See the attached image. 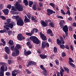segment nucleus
Masks as SVG:
<instances>
[{
    "label": "nucleus",
    "instance_id": "obj_1",
    "mask_svg": "<svg viewBox=\"0 0 76 76\" xmlns=\"http://www.w3.org/2000/svg\"><path fill=\"white\" fill-rule=\"evenodd\" d=\"M7 64L5 63L0 62V66H1L0 72V76H4V72L7 70Z\"/></svg>",
    "mask_w": 76,
    "mask_h": 76
},
{
    "label": "nucleus",
    "instance_id": "obj_2",
    "mask_svg": "<svg viewBox=\"0 0 76 76\" xmlns=\"http://www.w3.org/2000/svg\"><path fill=\"white\" fill-rule=\"evenodd\" d=\"M12 18L13 19H16L18 25H19V26L23 25V24H24L23 21L22 20V18L19 17V15L14 16L12 17Z\"/></svg>",
    "mask_w": 76,
    "mask_h": 76
},
{
    "label": "nucleus",
    "instance_id": "obj_3",
    "mask_svg": "<svg viewBox=\"0 0 76 76\" xmlns=\"http://www.w3.org/2000/svg\"><path fill=\"white\" fill-rule=\"evenodd\" d=\"M16 25V23L14 22H12L11 23L8 24L4 26L3 27L5 29L7 30V31L9 30V28H13V26H15Z\"/></svg>",
    "mask_w": 76,
    "mask_h": 76
},
{
    "label": "nucleus",
    "instance_id": "obj_4",
    "mask_svg": "<svg viewBox=\"0 0 76 76\" xmlns=\"http://www.w3.org/2000/svg\"><path fill=\"white\" fill-rule=\"evenodd\" d=\"M29 39L31 41H32L35 44H39V40L36 36H31L29 38Z\"/></svg>",
    "mask_w": 76,
    "mask_h": 76
},
{
    "label": "nucleus",
    "instance_id": "obj_5",
    "mask_svg": "<svg viewBox=\"0 0 76 76\" xmlns=\"http://www.w3.org/2000/svg\"><path fill=\"white\" fill-rule=\"evenodd\" d=\"M15 8L19 12L23 11V6L22 5L19 4L18 2H17L15 4Z\"/></svg>",
    "mask_w": 76,
    "mask_h": 76
},
{
    "label": "nucleus",
    "instance_id": "obj_6",
    "mask_svg": "<svg viewBox=\"0 0 76 76\" xmlns=\"http://www.w3.org/2000/svg\"><path fill=\"white\" fill-rule=\"evenodd\" d=\"M63 30L66 34V37H68V27L67 25H65L63 28Z\"/></svg>",
    "mask_w": 76,
    "mask_h": 76
},
{
    "label": "nucleus",
    "instance_id": "obj_7",
    "mask_svg": "<svg viewBox=\"0 0 76 76\" xmlns=\"http://www.w3.org/2000/svg\"><path fill=\"white\" fill-rule=\"evenodd\" d=\"M19 54V51L18 50H17L16 48L14 49V53H12V56L13 57H16Z\"/></svg>",
    "mask_w": 76,
    "mask_h": 76
},
{
    "label": "nucleus",
    "instance_id": "obj_8",
    "mask_svg": "<svg viewBox=\"0 0 76 76\" xmlns=\"http://www.w3.org/2000/svg\"><path fill=\"white\" fill-rule=\"evenodd\" d=\"M46 46L48 47H49V44L48 43H47V42L46 41L43 42L42 44V48H44Z\"/></svg>",
    "mask_w": 76,
    "mask_h": 76
},
{
    "label": "nucleus",
    "instance_id": "obj_9",
    "mask_svg": "<svg viewBox=\"0 0 76 76\" xmlns=\"http://www.w3.org/2000/svg\"><path fill=\"white\" fill-rule=\"evenodd\" d=\"M47 14L48 16H50V15L53 14V13H56V12H55V11H53V10L50 9H47Z\"/></svg>",
    "mask_w": 76,
    "mask_h": 76
},
{
    "label": "nucleus",
    "instance_id": "obj_10",
    "mask_svg": "<svg viewBox=\"0 0 76 76\" xmlns=\"http://www.w3.org/2000/svg\"><path fill=\"white\" fill-rule=\"evenodd\" d=\"M8 43L9 44L11 45L10 48L11 50H12V51H13V50L14 49V48L15 47V46H14V45H13V41L10 40L9 41V42H8Z\"/></svg>",
    "mask_w": 76,
    "mask_h": 76
},
{
    "label": "nucleus",
    "instance_id": "obj_11",
    "mask_svg": "<svg viewBox=\"0 0 76 76\" xmlns=\"http://www.w3.org/2000/svg\"><path fill=\"white\" fill-rule=\"evenodd\" d=\"M25 37H23L22 34H19L18 35L17 39L20 41H22V39H25Z\"/></svg>",
    "mask_w": 76,
    "mask_h": 76
},
{
    "label": "nucleus",
    "instance_id": "obj_12",
    "mask_svg": "<svg viewBox=\"0 0 76 76\" xmlns=\"http://www.w3.org/2000/svg\"><path fill=\"white\" fill-rule=\"evenodd\" d=\"M40 35V37L43 41H46L47 40V37L45 36V35L42 34L41 32L39 33Z\"/></svg>",
    "mask_w": 76,
    "mask_h": 76
},
{
    "label": "nucleus",
    "instance_id": "obj_13",
    "mask_svg": "<svg viewBox=\"0 0 76 76\" xmlns=\"http://www.w3.org/2000/svg\"><path fill=\"white\" fill-rule=\"evenodd\" d=\"M24 54L25 55V56H28V55H29L31 54V52L29 50L27 52L26 50H25L24 51Z\"/></svg>",
    "mask_w": 76,
    "mask_h": 76
},
{
    "label": "nucleus",
    "instance_id": "obj_14",
    "mask_svg": "<svg viewBox=\"0 0 76 76\" xmlns=\"http://www.w3.org/2000/svg\"><path fill=\"white\" fill-rule=\"evenodd\" d=\"M37 64L36 62H33L32 61H29L28 62V65H26L27 67H29V66H31V64H33V65H35Z\"/></svg>",
    "mask_w": 76,
    "mask_h": 76
},
{
    "label": "nucleus",
    "instance_id": "obj_15",
    "mask_svg": "<svg viewBox=\"0 0 76 76\" xmlns=\"http://www.w3.org/2000/svg\"><path fill=\"white\" fill-rule=\"evenodd\" d=\"M24 20L25 23H27V22H30V20L29 19L28 17L26 15L24 16Z\"/></svg>",
    "mask_w": 76,
    "mask_h": 76
},
{
    "label": "nucleus",
    "instance_id": "obj_16",
    "mask_svg": "<svg viewBox=\"0 0 76 76\" xmlns=\"http://www.w3.org/2000/svg\"><path fill=\"white\" fill-rule=\"evenodd\" d=\"M64 23H65V22L63 20H62L59 22V25L61 28H62L64 26L63 24Z\"/></svg>",
    "mask_w": 76,
    "mask_h": 76
},
{
    "label": "nucleus",
    "instance_id": "obj_17",
    "mask_svg": "<svg viewBox=\"0 0 76 76\" xmlns=\"http://www.w3.org/2000/svg\"><path fill=\"white\" fill-rule=\"evenodd\" d=\"M4 14L6 15H7L9 12V11L8 9H5L2 10Z\"/></svg>",
    "mask_w": 76,
    "mask_h": 76
},
{
    "label": "nucleus",
    "instance_id": "obj_18",
    "mask_svg": "<svg viewBox=\"0 0 76 76\" xmlns=\"http://www.w3.org/2000/svg\"><path fill=\"white\" fill-rule=\"evenodd\" d=\"M5 51L7 54H9L10 53V49L8 48V47H6L4 48Z\"/></svg>",
    "mask_w": 76,
    "mask_h": 76
},
{
    "label": "nucleus",
    "instance_id": "obj_19",
    "mask_svg": "<svg viewBox=\"0 0 76 76\" xmlns=\"http://www.w3.org/2000/svg\"><path fill=\"white\" fill-rule=\"evenodd\" d=\"M47 34H50V36H53V32H52V31L50 29H49L48 30L47 32Z\"/></svg>",
    "mask_w": 76,
    "mask_h": 76
},
{
    "label": "nucleus",
    "instance_id": "obj_20",
    "mask_svg": "<svg viewBox=\"0 0 76 76\" xmlns=\"http://www.w3.org/2000/svg\"><path fill=\"white\" fill-rule=\"evenodd\" d=\"M39 56L41 58H42V59H44L47 56V55H45L43 54H40L39 55Z\"/></svg>",
    "mask_w": 76,
    "mask_h": 76
},
{
    "label": "nucleus",
    "instance_id": "obj_21",
    "mask_svg": "<svg viewBox=\"0 0 76 76\" xmlns=\"http://www.w3.org/2000/svg\"><path fill=\"white\" fill-rule=\"evenodd\" d=\"M41 24H42L43 26H47L48 25L47 23H46L45 22L43 21V20L41 21Z\"/></svg>",
    "mask_w": 76,
    "mask_h": 76
},
{
    "label": "nucleus",
    "instance_id": "obj_22",
    "mask_svg": "<svg viewBox=\"0 0 76 76\" xmlns=\"http://www.w3.org/2000/svg\"><path fill=\"white\" fill-rule=\"evenodd\" d=\"M20 48H21V46L19 44H17L16 45V46L15 48H16L17 50H18V49H19Z\"/></svg>",
    "mask_w": 76,
    "mask_h": 76
},
{
    "label": "nucleus",
    "instance_id": "obj_23",
    "mask_svg": "<svg viewBox=\"0 0 76 76\" xmlns=\"http://www.w3.org/2000/svg\"><path fill=\"white\" fill-rule=\"evenodd\" d=\"M40 68L41 69H42L44 71H45V72H46V69H45V68L44 67V65H41L40 66Z\"/></svg>",
    "mask_w": 76,
    "mask_h": 76
},
{
    "label": "nucleus",
    "instance_id": "obj_24",
    "mask_svg": "<svg viewBox=\"0 0 76 76\" xmlns=\"http://www.w3.org/2000/svg\"><path fill=\"white\" fill-rule=\"evenodd\" d=\"M1 41L3 43V46H5L6 45V42L4 41V40L3 39H1Z\"/></svg>",
    "mask_w": 76,
    "mask_h": 76
},
{
    "label": "nucleus",
    "instance_id": "obj_25",
    "mask_svg": "<svg viewBox=\"0 0 76 76\" xmlns=\"http://www.w3.org/2000/svg\"><path fill=\"white\" fill-rule=\"evenodd\" d=\"M11 20L10 19H7V23H5L4 24L7 25V24H9L10 23Z\"/></svg>",
    "mask_w": 76,
    "mask_h": 76
},
{
    "label": "nucleus",
    "instance_id": "obj_26",
    "mask_svg": "<svg viewBox=\"0 0 76 76\" xmlns=\"http://www.w3.org/2000/svg\"><path fill=\"white\" fill-rule=\"evenodd\" d=\"M56 41L57 44L58 45H60V44H61V42L60 40V39H57Z\"/></svg>",
    "mask_w": 76,
    "mask_h": 76
},
{
    "label": "nucleus",
    "instance_id": "obj_27",
    "mask_svg": "<svg viewBox=\"0 0 76 76\" xmlns=\"http://www.w3.org/2000/svg\"><path fill=\"white\" fill-rule=\"evenodd\" d=\"M69 61L68 62L69 64L71 63H74V61L73 60V59L71 58H69Z\"/></svg>",
    "mask_w": 76,
    "mask_h": 76
},
{
    "label": "nucleus",
    "instance_id": "obj_28",
    "mask_svg": "<svg viewBox=\"0 0 76 76\" xmlns=\"http://www.w3.org/2000/svg\"><path fill=\"white\" fill-rule=\"evenodd\" d=\"M23 3L25 4V6H28V2L27 0H24L23 1Z\"/></svg>",
    "mask_w": 76,
    "mask_h": 76
},
{
    "label": "nucleus",
    "instance_id": "obj_29",
    "mask_svg": "<svg viewBox=\"0 0 76 76\" xmlns=\"http://www.w3.org/2000/svg\"><path fill=\"white\" fill-rule=\"evenodd\" d=\"M64 69L66 71L67 73H69V69L65 67V66H63Z\"/></svg>",
    "mask_w": 76,
    "mask_h": 76
},
{
    "label": "nucleus",
    "instance_id": "obj_30",
    "mask_svg": "<svg viewBox=\"0 0 76 76\" xmlns=\"http://www.w3.org/2000/svg\"><path fill=\"white\" fill-rule=\"evenodd\" d=\"M49 26L52 27V28H54V24L53 23L51 22L49 23Z\"/></svg>",
    "mask_w": 76,
    "mask_h": 76
},
{
    "label": "nucleus",
    "instance_id": "obj_31",
    "mask_svg": "<svg viewBox=\"0 0 76 76\" xmlns=\"http://www.w3.org/2000/svg\"><path fill=\"white\" fill-rule=\"evenodd\" d=\"M26 15L28 17V18L29 19H31V14L29 13H28L26 14Z\"/></svg>",
    "mask_w": 76,
    "mask_h": 76
},
{
    "label": "nucleus",
    "instance_id": "obj_32",
    "mask_svg": "<svg viewBox=\"0 0 76 76\" xmlns=\"http://www.w3.org/2000/svg\"><path fill=\"white\" fill-rule=\"evenodd\" d=\"M34 2L32 1H29V6L30 7H32V5L33 4Z\"/></svg>",
    "mask_w": 76,
    "mask_h": 76
},
{
    "label": "nucleus",
    "instance_id": "obj_33",
    "mask_svg": "<svg viewBox=\"0 0 76 76\" xmlns=\"http://www.w3.org/2000/svg\"><path fill=\"white\" fill-rule=\"evenodd\" d=\"M69 64L71 67H75V65L72 63V62L69 63Z\"/></svg>",
    "mask_w": 76,
    "mask_h": 76
},
{
    "label": "nucleus",
    "instance_id": "obj_34",
    "mask_svg": "<svg viewBox=\"0 0 76 76\" xmlns=\"http://www.w3.org/2000/svg\"><path fill=\"white\" fill-rule=\"evenodd\" d=\"M6 32V30L5 29H4L3 30H1L0 31V33H4Z\"/></svg>",
    "mask_w": 76,
    "mask_h": 76
},
{
    "label": "nucleus",
    "instance_id": "obj_35",
    "mask_svg": "<svg viewBox=\"0 0 76 76\" xmlns=\"http://www.w3.org/2000/svg\"><path fill=\"white\" fill-rule=\"evenodd\" d=\"M53 51L55 53H57V48H56V47H55L54 48Z\"/></svg>",
    "mask_w": 76,
    "mask_h": 76
},
{
    "label": "nucleus",
    "instance_id": "obj_36",
    "mask_svg": "<svg viewBox=\"0 0 76 76\" xmlns=\"http://www.w3.org/2000/svg\"><path fill=\"white\" fill-rule=\"evenodd\" d=\"M26 35H28V36H32V34L31 33H26Z\"/></svg>",
    "mask_w": 76,
    "mask_h": 76
},
{
    "label": "nucleus",
    "instance_id": "obj_37",
    "mask_svg": "<svg viewBox=\"0 0 76 76\" xmlns=\"http://www.w3.org/2000/svg\"><path fill=\"white\" fill-rule=\"evenodd\" d=\"M34 6L33 7V10H35L36 9H37V6L35 5H33Z\"/></svg>",
    "mask_w": 76,
    "mask_h": 76
},
{
    "label": "nucleus",
    "instance_id": "obj_38",
    "mask_svg": "<svg viewBox=\"0 0 76 76\" xmlns=\"http://www.w3.org/2000/svg\"><path fill=\"white\" fill-rule=\"evenodd\" d=\"M56 64V65H59V62H58V60L57 59H56L55 61Z\"/></svg>",
    "mask_w": 76,
    "mask_h": 76
},
{
    "label": "nucleus",
    "instance_id": "obj_39",
    "mask_svg": "<svg viewBox=\"0 0 76 76\" xmlns=\"http://www.w3.org/2000/svg\"><path fill=\"white\" fill-rule=\"evenodd\" d=\"M39 6L41 7H42L43 6V4H42V2H40L39 3Z\"/></svg>",
    "mask_w": 76,
    "mask_h": 76
},
{
    "label": "nucleus",
    "instance_id": "obj_40",
    "mask_svg": "<svg viewBox=\"0 0 76 76\" xmlns=\"http://www.w3.org/2000/svg\"><path fill=\"white\" fill-rule=\"evenodd\" d=\"M11 10H13V11H16V9L15 8V7L14 6H12V8H11Z\"/></svg>",
    "mask_w": 76,
    "mask_h": 76
},
{
    "label": "nucleus",
    "instance_id": "obj_41",
    "mask_svg": "<svg viewBox=\"0 0 76 76\" xmlns=\"http://www.w3.org/2000/svg\"><path fill=\"white\" fill-rule=\"evenodd\" d=\"M26 72L28 74H31V71H30L28 69H26Z\"/></svg>",
    "mask_w": 76,
    "mask_h": 76
},
{
    "label": "nucleus",
    "instance_id": "obj_42",
    "mask_svg": "<svg viewBox=\"0 0 76 76\" xmlns=\"http://www.w3.org/2000/svg\"><path fill=\"white\" fill-rule=\"evenodd\" d=\"M60 48H62V49H64V48H65V46L63 45H60Z\"/></svg>",
    "mask_w": 76,
    "mask_h": 76
},
{
    "label": "nucleus",
    "instance_id": "obj_43",
    "mask_svg": "<svg viewBox=\"0 0 76 76\" xmlns=\"http://www.w3.org/2000/svg\"><path fill=\"white\" fill-rule=\"evenodd\" d=\"M0 18H1L2 19H3V20H6V18L5 17L3 16H0Z\"/></svg>",
    "mask_w": 76,
    "mask_h": 76
},
{
    "label": "nucleus",
    "instance_id": "obj_44",
    "mask_svg": "<svg viewBox=\"0 0 76 76\" xmlns=\"http://www.w3.org/2000/svg\"><path fill=\"white\" fill-rule=\"evenodd\" d=\"M59 38L61 40L60 41H64V39H63V37L61 36H59Z\"/></svg>",
    "mask_w": 76,
    "mask_h": 76
},
{
    "label": "nucleus",
    "instance_id": "obj_45",
    "mask_svg": "<svg viewBox=\"0 0 76 76\" xmlns=\"http://www.w3.org/2000/svg\"><path fill=\"white\" fill-rule=\"evenodd\" d=\"M61 13L63 15H65V14H66V13H65V12H64V10H61Z\"/></svg>",
    "mask_w": 76,
    "mask_h": 76
},
{
    "label": "nucleus",
    "instance_id": "obj_46",
    "mask_svg": "<svg viewBox=\"0 0 76 76\" xmlns=\"http://www.w3.org/2000/svg\"><path fill=\"white\" fill-rule=\"evenodd\" d=\"M8 63L9 64H10L12 63V61L10 60H8Z\"/></svg>",
    "mask_w": 76,
    "mask_h": 76
},
{
    "label": "nucleus",
    "instance_id": "obj_47",
    "mask_svg": "<svg viewBox=\"0 0 76 76\" xmlns=\"http://www.w3.org/2000/svg\"><path fill=\"white\" fill-rule=\"evenodd\" d=\"M44 72H45L43 73L44 75L45 76H47L48 74L47 73V70H46V71H44Z\"/></svg>",
    "mask_w": 76,
    "mask_h": 76
},
{
    "label": "nucleus",
    "instance_id": "obj_48",
    "mask_svg": "<svg viewBox=\"0 0 76 76\" xmlns=\"http://www.w3.org/2000/svg\"><path fill=\"white\" fill-rule=\"evenodd\" d=\"M45 21L47 23L48 22H50V23H51V22H52V21L50 19L48 20Z\"/></svg>",
    "mask_w": 76,
    "mask_h": 76
},
{
    "label": "nucleus",
    "instance_id": "obj_49",
    "mask_svg": "<svg viewBox=\"0 0 76 76\" xmlns=\"http://www.w3.org/2000/svg\"><path fill=\"white\" fill-rule=\"evenodd\" d=\"M6 75H7V76H10V73L9 72H7L6 73Z\"/></svg>",
    "mask_w": 76,
    "mask_h": 76
},
{
    "label": "nucleus",
    "instance_id": "obj_50",
    "mask_svg": "<svg viewBox=\"0 0 76 76\" xmlns=\"http://www.w3.org/2000/svg\"><path fill=\"white\" fill-rule=\"evenodd\" d=\"M61 56L62 57H65V56H66V53H65L64 52H63L62 53Z\"/></svg>",
    "mask_w": 76,
    "mask_h": 76
},
{
    "label": "nucleus",
    "instance_id": "obj_51",
    "mask_svg": "<svg viewBox=\"0 0 76 76\" xmlns=\"http://www.w3.org/2000/svg\"><path fill=\"white\" fill-rule=\"evenodd\" d=\"M60 69H61V71L62 72H64V69H63V68L61 66L60 67Z\"/></svg>",
    "mask_w": 76,
    "mask_h": 76
},
{
    "label": "nucleus",
    "instance_id": "obj_52",
    "mask_svg": "<svg viewBox=\"0 0 76 76\" xmlns=\"http://www.w3.org/2000/svg\"><path fill=\"white\" fill-rule=\"evenodd\" d=\"M11 5L10 4H9L7 6V8H8V9H11Z\"/></svg>",
    "mask_w": 76,
    "mask_h": 76
},
{
    "label": "nucleus",
    "instance_id": "obj_53",
    "mask_svg": "<svg viewBox=\"0 0 76 76\" xmlns=\"http://www.w3.org/2000/svg\"><path fill=\"white\" fill-rule=\"evenodd\" d=\"M50 5L52 6L53 8H55V6L54 5V4L52 3H50Z\"/></svg>",
    "mask_w": 76,
    "mask_h": 76
},
{
    "label": "nucleus",
    "instance_id": "obj_54",
    "mask_svg": "<svg viewBox=\"0 0 76 76\" xmlns=\"http://www.w3.org/2000/svg\"><path fill=\"white\" fill-rule=\"evenodd\" d=\"M66 14H68V15H70V10H68V11H67V13H66Z\"/></svg>",
    "mask_w": 76,
    "mask_h": 76
},
{
    "label": "nucleus",
    "instance_id": "obj_55",
    "mask_svg": "<svg viewBox=\"0 0 76 76\" xmlns=\"http://www.w3.org/2000/svg\"><path fill=\"white\" fill-rule=\"evenodd\" d=\"M33 29H34V32H38V29H37V28H33Z\"/></svg>",
    "mask_w": 76,
    "mask_h": 76
},
{
    "label": "nucleus",
    "instance_id": "obj_56",
    "mask_svg": "<svg viewBox=\"0 0 76 76\" xmlns=\"http://www.w3.org/2000/svg\"><path fill=\"white\" fill-rule=\"evenodd\" d=\"M57 17L58 18H59V19H64L63 17L61 16H57Z\"/></svg>",
    "mask_w": 76,
    "mask_h": 76
},
{
    "label": "nucleus",
    "instance_id": "obj_57",
    "mask_svg": "<svg viewBox=\"0 0 76 76\" xmlns=\"http://www.w3.org/2000/svg\"><path fill=\"white\" fill-rule=\"evenodd\" d=\"M65 48L66 49H67L68 50H69V46L68 45H65Z\"/></svg>",
    "mask_w": 76,
    "mask_h": 76
},
{
    "label": "nucleus",
    "instance_id": "obj_58",
    "mask_svg": "<svg viewBox=\"0 0 76 76\" xmlns=\"http://www.w3.org/2000/svg\"><path fill=\"white\" fill-rule=\"evenodd\" d=\"M17 59L18 60H22V59H21V58L20 57V56H18L17 57Z\"/></svg>",
    "mask_w": 76,
    "mask_h": 76
},
{
    "label": "nucleus",
    "instance_id": "obj_59",
    "mask_svg": "<svg viewBox=\"0 0 76 76\" xmlns=\"http://www.w3.org/2000/svg\"><path fill=\"white\" fill-rule=\"evenodd\" d=\"M31 19L32 20H35V18H34V17L32 16L31 17Z\"/></svg>",
    "mask_w": 76,
    "mask_h": 76
},
{
    "label": "nucleus",
    "instance_id": "obj_60",
    "mask_svg": "<svg viewBox=\"0 0 76 76\" xmlns=\"http://www.w3.org/2000/svg\"><path fill=\"white\" fill-rule=\"evenodd\" d=\"M69 31H72L73 30V29L71 27H69Z\"/></svg>",
    "mask_w": 76,
    "mask_h": 76
},
{
    "label": "nucleus",
    "instance_id": "obj_61",
    "mask_svg": "<svg viewBox=\"0 0 76 76\" xmlns=\"http://www.w3.org/2000/svg\"><path fill=\"white\" fill-rule=\"evenodd\" d=\"M12 32V31H10L8 32V34L9 35H10V33Z\"/></svg>",
    "mask_w": 76,
    "mask_h": 76
},
{
    "label": "nucleus",
    "instance_id": "obj_62",
    "mask_svg": "<svg viewBox=\"0 0 76 76\" xmlns=\"http://www.w3.org/2000/svg\"><path fill=\"white\" fill-rule=\"evenodd\" d=\"M71 50H72V51H73V46L72 45H71L70 46Z\"/></svg>",
    "mask_w": 76,
    "mask_h": 76
},
{
    "label": "nucleus",
    "instance_id": "obj_63",
    "mask_svg": "<svg viewBox=\"0 0 76 76\" xmlns=\"http://www.w3.org/2000/svg\"><path fill=\"white\" fill-rule=\"evenodd\" d=\"M26 45H27V46H29H29L31 45V43H30L29 42H28L26 43Z\"/></svg>",
    "mask_w": 76,
    "mask_h": 76
},
{
    "label": "nucleus",
    "instance_id": "obj_64",
    "mask_svg": "<svg viewBox=\"0 0 76 76\" xmlns=\"http://www.w3.org/2000/svg\"><path fill=\"white\" fill-rule=\"evenodd\" d=\"M60 74L61 76H63V72L61 71H60Z\"/></svg>",
    "mask_w": 76,
    "mask_h": 76
}]
</instances>
